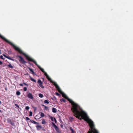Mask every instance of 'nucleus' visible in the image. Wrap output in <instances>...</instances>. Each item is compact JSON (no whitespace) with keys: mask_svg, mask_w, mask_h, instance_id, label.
<instances>
[{"mask_svg":"<svg viewBox=\"0 0 133 133\" xmlns=\"http://www.w3.org/2000/svg\"><path fill=\"white\" fill-rule=\"evenodd\" d=\"M0 37L3 39L5 40V41L8 43L9 44L11 45L15 49V50H17V47L16 46L14 45V44L13 43L9 41L6 38H5L4 37L2 36L0 34Z\"/></svg>","mask_w":133,"mask_h":133,"instance_id":"nucleus-3","label":"nucleus"},{"mask_svg":"<svg viewBox=\"0 0 133 133\" xmlns=\"http://www.w3.org/2000/svg\"><path fill=\"white\" fill-rule=\"evenodd\" d=\"M51 83H52L53 85L55 86L56 88L58 86V85H57L56 82L53 81V82Z\"/></svg>","mask_w":133,"mask_h":133,"instance_id":"nucleus-11","label":"nucleus"},{"mask_svg":"<svg viewBox=\"0 0 133 133\" xmlns=\"http://www.w3.org/2000/svg\"><path fill=\"white\" fill-rule=\"evenodd\" d=\"M60 101L62 102H66L65 100L63 98L61 99Z\"/></svg>","mask_w":133,"mask_h":133,"instance_id":"nucleus-18","label":"nucleus"},{"mask_svg":"<svg viewBox=\"0 0 133 133\" xmlns=\"http://www.w3.org/2000/svg\"><path fill=\"white\" fill-rule=\"evenodd\" d=\"M15 105H16V106H17V104H15Z\"/></svg>","mask_w":133,"mask_h":133,"instance_id":"nucleus-45","label":"nucleus"},{"mask_svg":"<svg viewBox=\"0 0 133 133\" xmlns=\"http://www.w3.org/2000/svg\"><path fill=\"white\" fill-rule=\"evenodd\" d=\"M69 129L71 131V133H75V131L74 130L72 127H70Z\"/></svg>","mask_w":133,"mask_h":133,"instance_id":"nucleus-13","label":"nucleus"},{"mask_svg":"<svg viewBox=\"0 0 133 133\" xmlns=\"http://www.w3.org/2000/svg\"><path fill=\"white\" fill-rule=\"evenodd\" d=\"M44 102L46 104H49V102H48V101L47 100H45L44 101Z\"/></svg>","mask_w":133,"mask_h":133,"instance_id":"nucleus-20","label":"nucleus"},{"mask_svg":"<svg viewBox=\"0 0 133 133\" xmlns=\"http://www.w3.org/2000/svg\"><path fill=\"white\" fill-rule=\"evenodd\" d=\"M7 58H8V59H10V60H12V59L10 57H9V56H8V57H7Z\"/></svg>","mask_w":133,"mask_h":133,"instance_id":"nucleus-36","label":"nucleus"},{"mask_svg":"<svg viewBox=\"0 0 133 133\" xmlns=\"http://www.w3.org/2000/svg\"><path fill=\"white\" fill-rule=\"evenodd\" d=\"M33 123L35 124H38V123L34 121H33V122H32Z\"/></svg>","mask_w":133,"mask_h":133,"instance_id":"nucleus-27","label":"nucleus"},{"mask_svg":"<svg viewBox=\"0 0 133 133\" xmlns=\"http://www.w3.org/2000/svg\"><path fill=\"white\" fill-rule=\"evenodd\" d=\"M54 121H55V123H56L57 122V121H56V119L54 117Z\"/></svg>","mask_w":133,"mask_h":133,"instance_id":"nucleus-34","label":"nucleus"},{"mask_svg":"<svg viewBox=\"0 0 133 133\" xmlns=\"http://www.w3.org/2000/svg\"><path fill=\"white\" fill-rule=\"evenodd\" d=\"M25 109L26 110H28L29 109V107L28 106H26L25 107Z\"/></svg>","mask_w":133,"mask_h":133,"instance_id":"nucleus-30","label":"nucleus"},{"mask_svg":"<svg viewBox=\"0 0 133 133\" xmlns=\"http://www.w3.org/2000/svg\"><path fill=\"white\" fill-rule=\"evenodd\" d=\"M61 127L62 128V127H63V125H61Z\"/></svg>","mask_w":133,"mask_h":133,"instance_id":"nucleus-41","label":"nucleus"},{"mask_svg":"<svg viewBox=\"0 0 133 133\" xmlns=\"http://www.w3.org/2000/svg\"><path fill=\"white\" fill-rule=\"evenodd\" d=\"M1 54V50H0V54Z\"/></svg>","mask_w":133,"mask_h":133,"instance_id":"nucleus-44","label":"nucleus"},{"mask_svg":"<svg viewBox=\"0 0 133 133\" xmlns=\"http://www.w3.org/2000/svg\"><path fill=\"white\" fill-rule=\"evenodd\" d=\"M37 83L38 84H39L40 87H41L42 88H44V87L43 86L42 84V82L40 79H38L37 82Z\"/></svg>","mask_w":133,"mask_h":133,"instance_id":"nucleus-6","label":"nucleus"},{"mask_svg":"<svg viewBox=\"0 0 133 133\" xmlns=\"http://www.w3.org/2000/svg\"><path fill=\"white\" fill-rule=\"evenodd\" d=\"M30 79L32 81H33V82H36V81L35 79H34L33 78L31 77H30Z\"/></svg>","mask_w":133,"mask_h":133,"instance_id":"nucleus-15","label":"nucleus"},{"mask_svg":"<svg viewBox=\"0 0 133 133\" xmlns=\"http://www.w3.org/2000/svg\"><path fill=\"white\" fill-rule=\"evenodd\" d=\"M8 66L9 68H12L13 67L12 66L11 64H9L8 65Z\"/></svg>","mask_w":133,"mask_h":133,"instance_id":"nucleus-21","label":"nucleus"},{"mask_svg":"<svg viewBox=\"0 0 133 133\" xmlns=\"http://www.w3.org/2000/svg\"><path fill=\"white\" fill-rule=\"evenodd\" d=\"M52 124L54 126V128L56 127L57 126L53 122H52Z\"/></svg>","mask_w":133,"mask_h":133,"instance_id":"nucleus-24","label":"nucleus"},{"mask_svg":"<svg viewBox=\"0 0 133 133\" xmlns=\"http://www.w3.org/2000/svg\"><path fill=\"white\" fill-rule=\"evenodd\" d=\"M17 57H18L20 58L19 59V61L21 63L23 64H25V63H27V62L24 60L23 58L21 56H17Z\"/></svg>","mask_w":133,"mask_h":133,"instance_id":"nucleus-5","label":"nucleus"},{"mask_svg":"<svg viewBox=\"0 0 133 133\" xmlns=\"http://www.w3.org/2000/svg\"><path fill=\"white\" fill-rule=\"evenodd\" d=\"M3 56H2L1 55V56H0V58H1L2 59H4L3 58Z\"/></svg>","mask_w":133,"mask_h":133,"instance_id":"nucleus-35","label":"nucleus"},{"mask_svg":"<svg viewBox=\"0 0 133 133\" xmlns=\"http://www.w3.org/2000/svg\"><path fill=\"white\" fill-rule=\"evenodd\" d=\"M25 119L27 121H29L30 120V118L28 117H25Z\"/></svg>","mask_w":133,"mask_h":133,"instance_id":"nucleus-29","label":"nucleus"},{"mask_svg":"<svg viewBox=\"0 0 133 133\" xmlns=\"http://www.w3.org/2000/svg\"><path fill=\"white\" fill-rule=\"evenodd\" d=\"M19 106L17 104V108H19Z\"/></svg>","mask_w":133,"mask_h":133,"instance_id":"nucleus-43","label":"nucleus"},{"mask_svg":"<svg viewBox=\"0 0 133 133\" xmlns=\"http://www.w3.org/2000/svg\"><path fill=\"white\" fill-rule=\"evenodd\" d=\"M3 56H4V57H6V58H7V57H8V56H6V55H5L4 54V55H3Z\"/></svg>","mask_w":133,"mask_h":133,"instance_id":"nucleus-38","label":"nucleus"},{"mask_svg":"<svg viewBox=\"0 0 133 133\" xmlns=\"http://www.w3.org/2000/svg\"><path fill=\"white\" fill-rule=\"evenodd\" d=\"M1 101H0V104H1Z\"/></svg>","mask_w":133,"mask_h":133,"instance_id":"nucleus-46","label":"nucleus"},{"mask_svg":"<svg viewBox=\"0 0 133 133\" xmlns=\"http://www.w3.org/2000/svg\"><path fill=\"white\" fill-rule=\"evenodd\" d=\"M52 112L54 113H56L57 112V110L56 108H52Z\"/></svg>","mask_w":133,"mask_h":133,"instance_id":"nucleus-12","label":"nucleus"},{"mask_svg":"<svg viewBox=\"0 0 133 133\" xmlns=\"http://www.w3.org/2000/svg\"><path fill=\"white\" fill-rule=\"evenodd\" d=\"M20 85L21 86H23V85L22 84H20Z\"/></svg>","mask_w":133,"mask_h":133,"instance_id":"nucleus-40","label":"nucleus"},{"mask_svg":"<svg viewBox=\"0 0 133 133\" xmlns=\"http://www.w3.org/2000/svg\"><path fill=\"white\" fill-rule=\"evenodd\" d=\"M55 129L57 132L58 133H61V131L58 128L57 126L55 128Z\"/></svg>","mask_w":133,"mask_h":133,"instance_id":"nucleus-8","label":"nucleus"},{"mask_svg":"<svg viewBox=\"0 0 133 133\" xmlns=\"http://www.w3.org/2000/svg\"><path fill=\"white\" fill-rule=\"evenodd\" d=\"M56 88L57 89V90L59 92V93H60L61 94L63 92L62 91L61 89L59 88V86L56 87Z\"/></svg>","mask_w":133,"mask_h":133,"instance_id":"nucleus-9","label":"nucleus"},{"mask_svg":"<svg viewBox=\"0 0 133 133\" xmlns=\"http://www.w3.org/2000/svg\"><path fill=\"white\" fill-rule=\"evenodd\" d=\"M44 75H45L46 76V77H48V76H49L48 75L47 73L46 72H44Z\"/></svg>","mask_w":133,"mask_h":133,"instance_id":"nucleus-26","label":"nucleus"},{"mask_svg":"<svg viewBox=\"0 0 133 133\" xmlns=\"http://www.w3.org/2000/svg\"><path fill=\"white\" fill-rule=\"evenodd\" d=\"M30 61L32 62H34L35 64L36 65L38 68L41 70V71L43 72H45V71H44V69L41 68V67L38 64L36 61L33 59L31 60Z\"/></svg>","mask_w":133,"mask_h":133,"instance_id":"nucleus-4","label":"nucleus"},{"mask_svg":"<svg viewBox=\"0 0 133 133\" xmlns=\"http://www.w3.org/2000/svg\"><path fill=\"white\" fill-rule=\"evenodd\" d=\"M23 90L24 91H26L27 90V88L26 87H24V88Z\"/></svg>","mask_w":133,"mask_h":133,"instance_id":"nucleus-28","label":"nucleus"},{"mask_svg":"<svg viewBox=\"0 0 133 133\" xmlns=\"http://www.w3.org/2000/svg\"><path fill=\"white\" fill-rule=\"evenodd\" d=\"M24 84L25 85H26V86H28V84H26V83H24Z\"/></svg>","mask_w":133,"mask_h":133,"instance_id":"nucleus-37","label":"nucleus"},{"mask_svg":"<svg viewBox=\"0 0 133 133\" xmlns=\"http://www.w3.org/2000/svg\"><path fill=\"white\" fill-rule=\"evenodd\" d=\"M21 94L20 92L19 91H17V95H19Z\"/></svg>","mask_w":133,"mask_h":133,"instance_id":"nucleus-31","label":"nucleus"},{"mask_svg":"<svg viewBox=\"0 0 133 133\" xmlns=\"http://www.w3.org/2000/svg\"><path fill=\"white\" fill-rule=\"evenodd\" d=\"M48 79V80L50 81L51 83L53 82V81L49 77V76L48 77H46Z\"/></svg>","mask_w":133,"mask_h":133,"instance_id":"nucleus-14","label":"nucleus"},{"mask_svg":"<svg viewBox=\"0 0 133 133\" xmlns=\"http://www.w3.org/2000/svg\"><path fill=\"white\" fill-rule=\"evenodd\" d=\"M39 96L40 97V98H42L43 97H44V96L43 95V94H39Z\"/></svg>","mask_w":133,"mask_h":133,"instance_id":"nucleus-17","label":"nucleus"},{"mask_svg":"<svg viewBox=\"0 0 133 133\" xmlns=\"http://www.w3.org/2000/svg\"><path fill=\"white\" fill-rule=\"evenodd\" d=\"M42 106H43V107H45V105H43V104H42Z\"/></svg>","mask_w":133,"mask_h":133,"instance_id":"nucleus-42","label":"nucleus"},{"mask_svg":"<svg viewBox=\"0 0 133 133\" xmlns=\"http://www.w3.org/2000/svg\"><path fill=\"white\" fill-rule=\"evenodd\" d=\"M63 97L67 99L72 105L71 110L74 114V116L80 120L84 119L89 124L91 131H89L88 133H98V131L95 128L94 124L93 121L90 119L86 113L77 103L74 102L72 99L68 98L63 92L61 94Z\"/></svg>","mask_w":133,"mask_h":133,"instance_id":"nucleus-1","label":"nucleus"},{"mask_svg":"<svg viewBox=\"0 0 133 133\" xmlns=\"http://www.w3.org/2000/svg\"><path fill=\"white\" fill-rule=\"evenodd\" d=\"M46 123V122L44 120V119L43 120L42 122V124H44Z\"/></svg>","mask_w":133,"mask_h":133,"instance_id":"nucleus-19","label":"nucleus"},{"mask_svg":"<svg viewBox=\"0 0 133 133\" xmlns=\"http://www.w3.org/2000/svg\"><path fill=\"white\" fill-rule=\"evenodd\" d=\"M32 113L31 111H30L29 113V116H32Z\"/></svg>","mask_w":133,"mask_h":133,"instance_id":"nucleus-25","label":"nucleus"},{"mask_svg":"<svg viewBox=\"0 0 133 133\" xmlns=\"http://www.w3.org/2000/svg\"><path fill=\"white\" fill-rule=\"evenodd\" d=\"M40 115L41 116V117L40 118H41L44 117L45 116V115L43 113L41 112Z\"/></svg>","mask_w":133,"mask_h":133,"instance_id":"nucleus-16","label":"nucleus"},{"mask_svg":"<svg viewBox=\"0 0 133 133\" xmlns=\"http://www.w3.org/2000/svg\"><path fill=\"white\" fill-rule=\"evenodd\" d=\"M50 118L52 121H54V117L53 118L51 116L50 117Z\"/></svg>","mask_w":133,"mask_h":133,"instance_id":"nucleus-23","label":"nucleus"},{"mask_svg":"<svg viewBox=\"0 0 133 133\" xmlns=\"http://www.w3.org/2000/svg\"><path fill=\"white\" fill-rule=\"evenodd\" d=\"M29 69L30 71L32 72V74H34V72L32 69L30 68H29Z\"/></svg>","mask_w":133,"mask_h":133,"instance_id":"nucleus-22","label":"nucleus"},{"mask_svg":"<svg viewBox=\"0 0 133 133\" xmlns=\"http://www.w3.org/2000/svg\"><path fill=\"white\" fill-rule=\"evenodd\" d=\"M12 124V125H13V124Z\"/></svg>","mask_w":133,"mask_h":133,"instance_id":"nucleus-47","label":"nucleus"},{"mask_svg":"<svg viewBox=\"0 0 133 133\" xmlns=\"http://www.w3.org/2000/svg\"><path fill=\"white\" fill-rule=\"evenodd\" d=\"M56 94L58 96H59L60 95V94H59V93H58V92H56Z\"/></svg>","mask_w":133,"mask_h":133,"instance_id":"nucleus-32","label":"nucleus"},{"mask_svg":"<svg viewBox=\"0 0 133 133\" xmlns=\"http://www.w3.org/2000/svg\"><path fill=\"white\" fill-rule=\"evenodd\" d=\"M17 51H18L20 54H22L23 55L25 56L26 59L29 61H30L32 59L29 56L23 52L22 50L18 47H17Z\"/></svg>","mask_w":133,"mask_h":133,"instance_id":"nucleus-2","label":"nucleus"},{"mask_svg":"<svg viewBox=\"0 0 133 133\" xmlns=\"http://www.w3.org/2000/svg\"><path fill=\"white\" fill-rule=\"evenodd\" d=\"M36 127L38 130H40L42 128V127L40 125H37L36 126Z\"/></svg>","mask_w":133,"mask_h":133,"instance_id":"nucleus-10","label":"nucleus"},{"mask_svg":"<svg viewBox=\"0 0 133 133\" xmlns=\"http://www.w3.org/2000/svg\"><path fill=\"white\" fill-rule=\"evenodd\" d=\"M45 110H47L48 109V107L47 106H45Z\"/></svg>","mask_w":133,"mask_h":133,"instance_id":"nucleus-33","label":"nucleus"},{"mask_svg":"<svg viewBox=\"0 0 133 133\" xmlns=\"http://www.w3.org/2000/svg\"><path fill=\"white\" fill-rule=\"evenodd\" d=\"M2 64V61H0V65H1Z\"/></svg>","mask_w":133,"mask_h":133,"instance_id":"nucleus-39","label":"nucleus"},{"mask_svg":"<svg viewBox=\"0 0 133 133\" xmlns=\"http://www.w3.org/2000/svg\"><path fill=\"white\" fill-rule=\"evenodd\" d=\"M27 97L29 98L32 99H34V97L32 94L31 93H29L27 94Z\"/></svg>","mask_w":133,"mask_h":133,"instance_id":"nucleus-7","label":"nucleus"}]
</instances>
